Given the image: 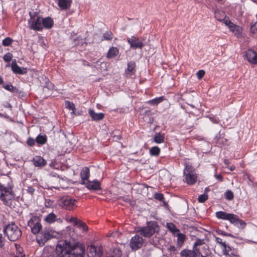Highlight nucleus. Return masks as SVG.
I'll list each match as a JSON object with an SVG mask.
<instances>
[{"label": "nucleus", "mask_w": 257, "mask_h": 257, "mask_svg": "<svg viewBox=\"0 0 257 257\" xmlns=\"http://www.w3.org/2000/svg\"><path fill=\"white\" fill-rule=\"evenodd\" d=\"M57 247L62 249L61 257H84V245L75 240L60 241Z\"/></svg>", "instance_id": "f257e3e1"}, {"label": "nucleus", "mask_w": 257, "mask_h": 257, "mask_svg": "<svg viewBox=\"0 0 257 257\" xmlns=\"http://www.w3.org/2000/svg\"><path fill=\"white\" fill-rule=\"evenodd\" d=\"M14 198L12 181L9 176H6L0 181V199L5 205L11 206Z\"/></svg>", "instance_id": "f03ea898"}, {"label": "nucleus", "mask_w": 257, "mask_h": 257, "mask_svg": "<svg viewBox=\"0 0 257 257\" xmlns=\"http://www.w3.org/2000/svg\"><path fill=\"white\" fill-rule=\"evenodd\" d=\"M3 232L11 241L18 240L22 236L21 229L14 223L6 225L3 228Z\"/></svg>", "instance_id": "7ed1b4c3"}, {"label": "nucleus", "mask_w": 257, "mask_h": 257, "mask_svg": "<svg viewBox=\"0 0 257 257\" xmlns=\"http://www.w3.org/2000/svg\"><path fill=\"white\" fill-rule=\"evenodd\" d=\"M216 216L219 219L228 220L231 223L235 225H239V226L241 228H244L246 225L245 223L243 220L240 219L237 215L234 214L218 211L216 213Z\"/></svg>", "instance_id": "20e7f679"}, {"label": "nucleus", "mask_w": 257, "mask_h": 257, "mask_svg": "<svg viewBox=\"0 0 257 257\" xmlns=\"http://www.w3.org/2000/svg\"><path fill=\"white\" fill-rule=\"evenodd\" d=\"M192 248L197 257H200L203 254L209 255L211 253L209 247L203 239L197 238L193 245Z\"/></svg>", "instance_id": "39448f33"}, {"label": "nucleus", "mask_w": 257, "mask_h": 257, "mask_svg": "<svg viewBox=\"0 0 257 257\" xmlns=\"http://www.w3.org/2000/svg\"><path fill=\"white\" fill-rule=\"evenodd\" d=\"M158 228L156 222H149L146 226L137 227L136 232L145 237H149L158 231Z\"/></svg>", "instance_id": "423d86ee"}, {"label": "nucleus", "mask_w": 257, "mask_h": 257, "mask_svg": "<svg viewBox=\"0 0 257 257\" xmlns=\"http://www.w3.org/2000/svg\"><path fill=\"white\" fill-rule=\"evenodd\" d=\"M184 174L186 182L189 185H192L196 183L197 180V174L195 169L191 165H186L184 170Z\"/></svg>", "instance_id": "0eeeda50"}, {"label": "nucleus", "mask_w": 257, "mask_h": 257, "mask_svg": "<svg viewBox=\"0 0 257 257\" xmlns=\"http://www.w3.org/2000/svg\"><path fill=\"white\" fill-rule=\"evenodd\" d=\"M30 19L28 21V24L31 29L41 31L42 28V18L38 16H32L31 12L29 13Z\"/></svg>", "instance_id": "6e6552de"}, {"label": "nucleus", "mask_w": 257, "mask_h": 257, "mask_svg": "<svg viewBox=\"0 0 257 257\" xmlns=\"http://www.w3.org/2000/svg\"><path fill=\"white\" fill-rule=\"evenodd\" d=\"M76 202V199H72L69 196H65L59 200V204L63 208L71 210L74 209Z\"/></svg>", "instance_id": "1a4fd4ad"}, {"label": "nucleus", "mask_w": 257, "mask_h": 257, "mask_svg": "<svg viewBox=\"0 0 257 257\" xmlns=\"http://www.w3.org/2000/svg\"><path fill=\"white\" fill-rule=\"evenodd\" d=\"M28 225L30 227L31 231L34 234L38 233L42 228L39 218L36 216L33 217L28 221Z\"/></svg>", "instance_id": "9d476101"}, {"label": "nucleus", "mask_w": 257, "mask_h": 257, "mask_svg": "<svg viewBox=\"0 0 257 257\" xmlns=\"http://www.w3.org/2000/svg\"><path fill=\"white\" fill-rule=\"evenodd\" d=\"M128 43L130 45V47L133 49H142L144 46L142 41H140L138 37L132 36L128 38L127 39Z\"/></svg>", "instance_id": "9b49d317"}, {"label": "nucleus", "mask_w": 257, "mask_h": 257, "mask_svg": "<svg viewBox=\"0 0 257 257\" xmlns=\"http://www.w3.org/2000/svg\"><path fill=\"white\" fill-rule=\"evenodd\" d=\"M143 239L139 235H136L132 238L130 242V246L134 250L140 248L143 244Z\"/></svg>", "instance_id": "f8f14e48"}, {"label": "nucleus", "mask_w": 257, "mask_h": 257, "mask_svg": "<svg viewBox=\"0 0 257 257\" xmlns=\"http://www.w3.org/2000/svg\"><path fill=\"white\" fill-rule=\"evenodd\" d=\"M102 252L100 248H96L94 245H91L87 248V255L88 257H100Z\"/></svg>", "instance_id": "ddd939ff"}, {"label": "nucleus", "mask_w": 257, "mask_h": 257, "mask_svg": "<svg viewBox=\"0 0 257 257\" xmlns=\"http://www.w3.org/2000/svg\"><path fill=\"white\" fill-rule=\"evenodd\" d=\"M247 61L252 64H257V54L252 50H248L245 53Z\"/></svg>", "instance_id": "4468645a"}, {"label": "nucleus", "mask_w": 257, "mask_h": 257, "mask_svg": "<svg viewBox=\"0 0 257 257\" xmlns=\"http://www.w3.org/2000/svg\"><path fill=\"white\" fill-rule=\"evenodd\" d=\"M11 67L13 72L16 74H26L27 72V68L23 67L21 68L19 67L17 65L16 60H14L12 61Z\"/></svg>", "instance_id": "2eb2a0df"}, {"label": "nucleus", "mask_w": 257, "mask_h": 257, "mask_svg": "<svg viewBox=\"0 0 257 257\" xmlns=\"http://www.w3.org/2000/svg\"><path fill=\"white\" fill-rule=\"evenodd\" d=\"M225 25H226L230 30L233 32L235 35H239L241 33V29L240 27L234 25L233 23L228 19L224 22Z\"/></svg>", "instance_id": "dca6fc26"}, {"label": "nucleus", "mask_w": 257, "mask_h": 257, "mask_svg": "<svg viewBox=\"0 0 257 257\" xmlns=\"http://www.w3.org/2000/svg\"><path fill=\"white\" fill-rule=\"evenodd\" d=\"M86 187L90 190H99L100 189V185L99 181L95 180L93 181H87L85 182Z\"/></svg>", "instance_id": "f3484780"}, {"label": "nucleus", "mask_w": 257, "mask_h": 257, "mask_svg": "<svg viewBox=\"0 0 257 257\" xmlns=\"http://www.w3.org/2000/svg\"><path fill=\"white\" fill-rule=\"evenodd\" d=\"M214 17L217 21L222 22L224 23L226 20L228 19H226V15L223 11L218 10L215 11Z\"/></svg>", "instance_id": "a211bd4d"}, {"label": "nucleus", "mask_w": 257, "mask_h": 257, "mask_svg": "<svg viewBox=\"0 0 257 257\" xmlns=\"http://www.w3.org/2000/svg\"><path fill=\"white\" fill-rule=\"evenodd\" d=\"M89 114L93 120L99 121L104 118L103 113H95L93 109L89 110Z\"/></svg>", "instance_id": "6ab92c4d"}, {"label": "nucleus", "mask_w": 257, "mask_h": 257, "mask_svg": "<svg viewBox=\"0 0 257 257\" xmlns=\"http://www.w3.org/2000/svg\"><path fill=\"white\" fill-rule=\"evenodd\" d=\"M180 254V257H197L193 248L192 249H184L181 251Z\"/></svg>", "instance_id": "aec40b11"}, {"label": "nucleus", "mask_w": 257, "mask_h": 257, "mask_svg": "<svg viewBox=\"0 0 257 257\" xmlns=\"http://www.w3.org/2000/svg\"><path fill=\"white\" fill-rule=\"evenodd\" d=\"M33 161L36 167H42L46 165V161L40 156H36Z\"/></svg>", "instance_id": "412c9836"}, {"label": "nucleus", "mask_w": 257, "mask_h": 257, "mask_svg": "<svg viewBox=\"0 0 257 257\" xmlns=\"http://www.w3.org/2000/svg\"><path fill=\"white\" fill-rule=\"evenodd\" d=\"M81 177L82 180V184H85V182L88 181L89 177V169L88 167H84L82 169L80 173Z\"/></svg>", "instance_id": "4be33fe9"}, {"label": "nucleus", "mask_w": 257, "mask_h": 257, "mask_svg": "<svg viewBox=\"0 0 257 257\" xmlns=\"http://www.w3.org/2000/svg\"><path fill=\"white\" fill-rule=\"evenodd\" d=\"M72 0H58V5L61 10L69 9L71 5Z\"/></svg>", "instance_id": "5701e85b"}, {"label": "nucleus", "mask_w": 257, "mask_h": 257, "mask_svg": "<svg viewBox=\"0 0 257 257\" xmlns=\"http://www.w3.org/2000/svg\"><path fill=\"white\" fill-rule=\"evenodd\" d=\"M54 24L53 20L50 17L42 18V28L49 29L52 28Z\"/></svg>", "instance_id": "b1692460"}, {"label": "nucleus", "mask_w": 257, "mask_h": 257, "mask_svg": "<svg viewBox=\"0 0 257 257\" xmlns=\"http://www.w3.org/2000/svg\"><path fill=\"white\" fill-rule=\"evenodd\" d=\"M223 254L228 256L233 257L235 256L234 250L232 247L226 244L222 247Z\"/></svg>", "instance_id": "393cba45"}, {"label": "nucleus", "mask_w": 257, "mask_h": 257, "mask_svg": "<svg viewBox=\"0 0 257 257\" xmlns=\"http://www.w3.org/2000/svg\"><path fill=\"white\" fill-rule=\"evenodd\" d=\"M177 247L179 248H180L184 244V242L186 238V236L183 233L179 232L177 234Z\"/></svg>", "instance_id": "a878e982"}, {"label": "nucleus", "mask_w": 257, "mask_h": 257, "mask_svg": "<svg viewBox=\"0 0 257 257\" xmlns=\"http://www.w3.org/2000/svg\"><path fill=\"white\" fill-rule=\"evenodd\" d=\"M136 63L134 61L128 62L127 63V68L126 73L130 75L135 74L136 72Z\"/></svg>", "instance_id": "bb28decb"}, {"label": "nucleus", "mask_w": 257, "mask_h": 257, "mask_svg": "<svg viewBox=\"0 0 257 257\" xmlns=\"http://www.w3.org/2000/svg\"><path fill=\"white\" fill-rule=\"evenodd\" d=\"M118 52L117 48L112 47L109 49L106 56L108 58H113L118 55Z\"/></svg>", "instance_id": "cd10ccee"}, {"label": "nucleus", "mask_w": 257, "mask_h": 257, "mask_svg": "<svg viewBox=\"0 0 257 257\" xmlns=\"http://www.w3.org/2000/svg\"><path fill=\"white\" fill-rule=\"evenodd\" d=\"M57 219V216L54 213H50L45 217L44 220L46 222L51 224L54 223Z\"/></svg>", "instance_id": "c85d7f7f"}, {"label": "nucleus", "mask_w": 257, "mask_h": 257, "mask_svg": "<svg viewBox=\"0 0 257 257\" xmlns=\"http://www.w3.org/2000/svg\"><path fill=\"white\" fill-rule=\"evenodd\" d=\"M47 140V137L45 135H38L36 138V142L39 145L45 144Z\"/></svg>", "instance_id": "c756f323"}, {"label": "nucleus", "mask_w": 257, "mask_h": 257, "mask_svg": "<svg viewBox=\"0 0 257 257\" xmlns=\"http://www.w3.org/2000/svg\"><path fill=\"white\" fill-rule=\"evenodd\" d=\"M164 99V97L161 96L150 100L148 101L147 103L152 105H157L161 102Z\"/></svg>", "instance_id": "7c9ffc66"}, {"label": "nucleus", "mask_w": 257, "mask_h": 257, "mask_svg": "<svg viewBox=\"0 0 257 257\" xmlns=\"http://www.w3.org/2000/svg\"><path fill=\"white\" fill-rule=\"evenodd\" d=\"M154 141L157 144L163 143L164 141V135L160 133L156 134L154 137Z\"/></svg>", "instance_id": "2f4dec72"}, {"label": "nucleus", "mask_w": 257, "mask_h": 257, "mask_svg": "<svg viewBox=\"0 0 257 257\" xmlns=\"http://www.w3.org/2000/svg\"><path fill=\"white\" fill-rule=\"evenodd\" d=\"M65 106L66 108L69 109V110H72V112H71L72 114H75L74 110L75 109V105L73 103L69 101H66L65 102Z\"/></svg>", "instance_id": "473e14b6"}, {"label": "nucleus", "mask_w": 257, "mask_h": 257, "mask_svg": "<svg viewBox=\"0 0 257 257\" xmlns=\"http://www.w3.org/2000/svg\"><path fill=\"white\" fill-rule=\"evenodd\" d=\"M150 153L152 156H157L160 153V149L157 146L153 147L150 149Z\"/></svg>", "instance_id": "72a5a7b5"}, {"label": "nucleus", "mask_w": 257, "mask_h": 257, "mask_svg": "<svg viewBox=\"0 0 257 257\" xmlns=\"http://www.w3.org/2000/svg\"><path fill=\"white\" fill-rule=\"evenodd\" d=\"M3 87L7 90L12 92H18V90L16 87H14L12 84H7L3 86Z\"/></svg>", "instance_id": "f704fd0d"}, {"label": "nucleus", "mask_w": 257, "mask_h": 257, "mask_svg": "<svg viewBox=\"0 0 257 257\" xmlns=\"http://www.w3.org/2000/svg\"><path fill=\"white\" fill-rule=\"evenodd\" d=\"M103 37L106 40H111L113 38V34L110 31H107L103 34Z\"/></svg>", "instance_id": "c9c22d12"}, {"label": "nucleus", "mask_w": 257, "mask_h": 257, "mask_svg": "<svg viewBox=\"0 0 257 257\" xmlns=\"http://www.w3.org/2000/svg\"><path fill=\"white\" fill-rule=\"evenodd\" d=\"M167 228L172 232H179V230L177 229L175 225L172 223H167Z\"/></svg>", "instance_id": "e433bc0d"}, {"label": "nucleus", "mask_w": 257, "mask_h": 257, "mask_svg": "<svg viewBox=\"0 0 257 257\" xmlns=\"http://www.w3.org/2000/svg\"><path fill=\"white\" fill-rule=\"evenodd\" d=\"M121 251L118 248H115L113 249L112 254L110 256L121 257Z\"/></svg>", "instance_id": "4c0bfd02"}, {"label": "nucleus", "mask_w": 257, "mask_h": 257, "mask_svg": "<svg viewBox=\"0 0 257 257\" xmlns=\"http://www.w3.org/2000/svg\"><path fill=\"white\" fill-rule=\"evenodd\" d=\"M154 197L155 199L160 201H162L165 203L164 197L163 194L160 193H155L154 195Z\"/></svg>", "instance_id": "58836bf2"}, {"label": "nucleus", "mask_w": 257, "mask_h": 257, "mask_svg": "<svg viewBox=\"0 0 257 257\" xmlns=\"http://www.w3.org/2000/svg\"><path fill=\"white\" fill-rule=\"evenodd\" d=\"M225 197L227 200H231L234 197L233 193L231 190H227L225 193Z\"/></svg>", "instance_id": "ea45409f"}, {"label": "nucleus", "mask_w": 257, "mask_h": 257, "mask_svg": "<svg viewBox=\"0 0 257 257\" xmlns=\"http://www.w3.org/2000/svg\"><path fill=\"white\" fill-rule=\"evenodd\" d=\"M208 195L204 193L198 196V200L200 203H204L208 199Z\"/></svg>", "instance_id": "a19ab883"}, {"label": "nucleus", "mask_w": 257, "mask_h": 257, "mask_svg": "<svg viewBox=\"0 0 257 257\" xmlns=\"http://www.w3.org/2000/svg\"><path fill=\"white\" fill-rule=\"evenodd\" d=\"M12 57L13 55L10 53H8L4 55L3 58L5 62H10L12 60Z\"/></svg>", "instance_id": "79ce46f5"}, {"label": "nucleus", "mask_w": 257, "mask_h": 257, "mask_svg": "<svg viewBox=\"0 0 257 257\" xmlns=\"http://www.w3.org/2000/svg\"><path fill=\"white\" fill-rule=\"evenodd\" d=\"M250 32L252 34H256L257 33V22L251 24L250 28Z\"/></svg>", "instance_id": "37998d69"}, {"label": "nucleus", "mask_w": 257, "mask_h": 257, "mask_svg": "<svg viewBox=\"0 0 257 257\" xmlns=\"http://www.w3.org/2000/svg\"><path fill=\"white\" fill-rule=\"evenodd\" d=\"M12 42V39L10 37L5 38L3 41V45L5 46H8L11 45Z\"/></svg>", "instance_id": "c03bdc74"}, {"label": "nucleus", "mask_w": 257, "mask_h": 257, "mask_svg": "<svg viewBox=\"0 0 257 257\" xmlns=\"http://www.w3.org/2000/svg\"><path fill=\"white\" fill-rule=\"evenodd\" d=\"M36 142V140H34V139L32 138H29L27 140V144L31 147L33 146L35 143Z\"/></svg>", "instance_id": "a18cd8bd"}, {"label": "nucleus", "mask_w": 257, "mask_h": 257, "mask_svg": "<svg viewBox=\"0 0 257 257\" xmlns=\"http://www.w3.org/2000/svg\"><path fill=\"white\" fill-rule=\"evenodd\" d=\"M80 228H81L83 231H86L88 230V227L86 226V224L80 221L79 225H78Z\"/></svg>", "instance_id": "49530a36"}, {"label": "nucleus", "mask_w": 257, "mask_h": 257, "mask_svg": "<svg viewBox=\"0 0 257 257\" xmlns=\"http://www.w3.org/2000/svg\"><path fill=\"white\" fill-rule=\"evenodd\" d=\"M168 251H169L171 253H173L174 254H176L177 253V247L173 245H170L168 248Z\"/></svg>", "instance_id": "de8ad7c7"}, {"label": "nucleus", "mask_w": 257, "mask_h": 257, "mask_svg": "<svg viewBox=\"0 0 257 257\" xmlns=\"http://www.w3.org/2000/svg\"><path fill=\"white\" fill-rule=\"evenodd\" d=\"M197 76L199 79H201L205 74V71L203 70L198 71L197 72Z\"/></svg>", "instance_id": "09e8293b"}, {"label": "nucleus", "mask_w": 257, "mask_h": 257, "mask_svg": "<svg viewBox=\"0 0 257 257\" xmlns=\"http://www.w3.org/2000/svg\"><path fill=\"white\" fill-rule=\"evenodd\" d=\"M120 199L124 202H128L131 205H134V201H132L127 197H122Z\"/></svg>", "instance_id": "8fccbe9b"}, {"label": "nucleus", "mask_w": 257, "mask_h": 257, "mask_svg": "<svg viewBox=\"0 0 257 257\" xmlns=\"http://www.w3.org/2000/svg\"><path fill=\"white\" fill-rule=\"evenodd\" d=\"M215 241H216V242L217 243H219V244L221 245L222 248L225 244V242H223L222 241V239L220 238H219V237H216Z\"/></svg>", "instance_id": "3c124183"}, {"label": "nucleus", "mask_w": 257, "mask_h": 257, "mask_svg": "<svg viewBox=\"0 0 257 257\" xmlns=\"http://www.w3.org/2000/svg\"><path fill=\"white\" fill-rule=\"evenodd\" d=\"M27 191L31 195H32L35 191V189L32 186H29L28 187Z\"/></svg>", "instance_id": "603ef678"}, {"label": "nucleus", "mask_w": 257, "mask_h": 257, "mask_svg": "<svg viewBox=\"0 0 257 257\" xmlns=\"http://www.w3.org/2000/svg\"><path fill=\"white\" fill-rule=\"evenodd\" d=\"M152 114H153V113L151 112V110H146V111H145L144 114V118L146 117V116H152Z\"/></svg>", "instance_id": "864d4df0"}, {"label": "nucleus", "mask_w": 257, "mask_h": 257, "mask_svg": "<svg viewBox=\"0 0 257 257\" xmlns=\"http://www.w3.org/2000/svg\"><path fill=\"white\" fill-rule=\"evenodd\" d=\"M81 220L78 219V218H74L72 223H74V225H78L79 223L80 222Z\"/></svg>", "instance_id": "5fc2aeb1"}, {"label": "nucleus", "mask_w": 257, "mask_h": 257, "mask_svg": "<svg viewBox=\"0 0 257 257\" xmlns=\"http://www.w3.org/2000/svg\"><path fill=\"white\" fill-rule=\"evenodd\" d=\"M4 238L2 234L0 233V247H2L4 245Z\"/></svg>", "instance_id": "6e6d98bb"}, {"label": "nucleus", "mask_w": 257, "mask_h": 257, "mask_svg": "<svg viewBox=\"0 0 257 257\" xmlns=\"http://www.w3.org/2000/svg\"><path fill=\"white\" fill-rule=\"evenodd\" d=\"M215 178H216V179L219 180L220 181H223V177L220 175H215Z\"/></svg>", "instance_id": "4d7b16f0"}, {"label": "nucleus", "mask_w": 257, "mask_h": 257, "mask_svg": "<svg viewBox=\"0 0 257 257\" xmlns=\"http://www.w3.org/2000/svg\"><path fill=\"white\" fill-rule=\"evenodd\" d=\"M52 203H53V202H51V200L46 201V206L47 207H50L52 205Z\"/></svg>", "instance_id": "13d9d810"}, {"label": "nucleus", "mask_w": 257, "mask_h": 257, "mask_svg": "<svg viewBox=\"0 0 257 257\" xmlns=\"http://www.w3.org/2000/svg\"><path fill=\"white\" fill-rule=\"evenodd\" d=\"M75 217H67L66 218V220L67 221L69 222H72Z\"/></svg>", "instance_id": "bf43d9fd"}, {"label": "nucleus", "mask_w": 257, "mask_h": 257, "mask_svg": "<svg viewBox=\"0 0 257 257\" xmlns=\"http://www.w3.org/2000/svg\"><path fill=\"white\" fill-rule=\"evenodd\" d=\"M210 119L214 122V123H217L218 121V119H217L216 118H212V117H210Z\"/></svg>", "instance_id": "052dcab7"}, {"label": "nucleus", "mask_w": 257, "mask_h": 257, "mask_svg": "<svg viewBox=\"0 0 257 257\" xmlns=\"http://www.w3.org/2000/svg\"><path fill=\"white\" fill-rule=\"evenodd\" d=\"M50 235L49 233H45L44 234V238L47 240L50 238Z\"/></svg>", "instance_id": "680f3d73"}, {"label": "nucleus", "mask_w": 257, "mask_h": 257, "mask_svg": "<svg viewBox=\"0 0 257 257\" xmlns=\"http://www.w3.org/2000/svg\"><path fill=\"white\" fill-rule=\"evenodd\" d=\"M25 254H24L20 252V253L18 255H16L14 257H25Z\"/></svg>", "instance_id": "e2e57ef3"}, {"label": "nucleus", "mask_w": 257, "mask_h": 257, "mask_svg": "<svg viewBox=\"0 0 257 257\" xmlns=\"http://www.w3.org/2000/svg\"><path fill=\"white\" fill-rule=\"evenodd\" d=\"M224 163L225 165H228L229 164V162L228 160L225 159L224 160Z\"/></svg>", "instance_id": "0e129e2a"}, {"label": "nucleus", "mask_w": 257, "mask_h": 257, "mask_svg": "<svg viewBox=\"0 0 257 257\" xmlns=\"http://www.w3.org/2000/svg\"><path fill=\"white\" fill-rule=\"evenodd\" d=\"M4 84V80L3 78L0 76V85Z\"/></svg>", "instance_id": "69168bd1"}, {"label": "nucleus", "mask_w": 257, "mask_h": 257, "mask_svg": "<svg viewBox=\"0 0 257 257\" xmlns=\"http://www.w3.org/2000/svg\"><path fill=\"white\" fill-rule=\"evenodd\" d=\"M229 169L230 171H233L234 169H235V167L234 166H231L230 168H229Z\"/></svg>", "instance_id": "338daca9"}, {"label": "nucleus", "mask_w": 257, "mask_h": 257, "mask_svg": "<svg viewBox=\"0 0 257 257\" xmlns=\"http://www.w3.org/2000/svg\"><path fill=\"white\" fill-rule=\"evenodd\" d=\"M47 257H56V256L55 255H50V256H47Z\"/></svg>", "instance_id": "774afa93"}]
</instances>
